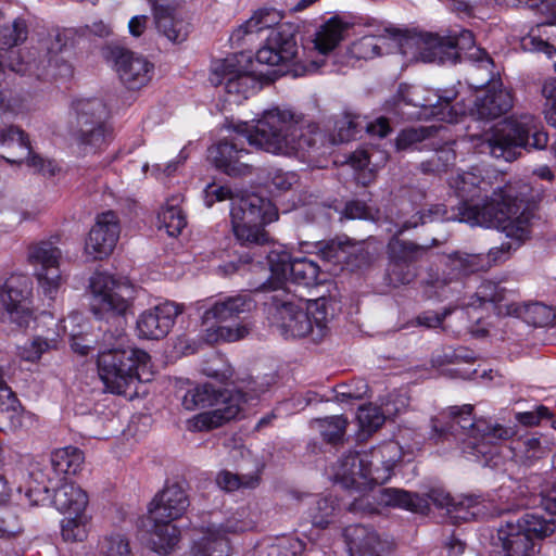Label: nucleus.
<instances>
[{
  "mask_svg": "<svg viewBox=\"0 0 556 556\" xmlns=\"http://www.w3.org/2000/svg\"><path fill=\"white\" fill-rule=\"evenodd\" d=\"M61 250L52 240L33 242L27 248V261L34 267V275L46 296L54 299L61 285Z\"/></svg>",
  "mask_w": 556,
  "mask_h": 556,
  "instance_id": "nucleus-14",
  "label": "nucleus"
},
{
  "mask_svg": "<svg viewBox=\"0 0 556 556\" xmlns=\"http://www.w3.org/2000/svg\"><path fill=\"white\" fill-rule=\"evenodd\" d=\"M480 153H489L506 162L515 161L521 149L543 150L548 135L541 122L531 114L510 116L493 126L489 131L471 136Z\"/></svg>",
  "mask_w": 556,
  "mask_h": 556,
  "instance_id": "nucleus-6",
  "label": "nucleus"
},
{
  "mask_svg": "<svg viewBox=\"0 0 556 556\" xmlns=\"http://www.w3.org/2000/svg\"><path fill=\"white\" fill-rule=\"evenodd\" d=\"M181 313L182 306L170 301L143 311L136 321L138 337L148 340L165 338Z\"/></svg>",
  "mask_w": 556,
  "mask_h": 556,
  "instance_id": "nucleus-18",
  "label": "nucleus"
},
{
  "mask_svg": "<svg viewBox=\"0 0 556 556\" xmlns=\"http://www.w3.org/2000/svg\"><path fill=\"white\" fill-rule=\"evenodd\" d=\"M490 504L478 496H458L454 498L447 515L455 522L471 521L488 518Z\"/></svg>",
  "mask_w": 556,
  "mask_h": 556,
  "instance_id": "nucleus-34",
  "label": "nucleus"
},
{
  "mask_svg": "<svg viewBox=\"0 0 556 556\" xmlns=\"http://www.w3.org/2000/svg\"><path fill=\"white\" fill-rule=\"evenodd\" d=\"M515 527V521L508 520L498 530V539L502 541L505 556H534V540Z\"/></svg>",
  "mask_w": 556,
  "mask_h": 556,
  "instance_id": "nucleus-31",
  "label": "nucleus"
},
{
  "mask_svg": "<svg viewBox=\"0 0 556 556\" xmlns=\"http://www.w3.org/2000/svg\"><path fill=\"white\" fill-rule=\"evenodd\" d=\"M351 24L339 16H332L315 30L312 42L318 53L326 55L332 52L346 37Z\"/></svg>",
  "mask_w": 556,
  "mask_h": 556,
  "instance_id": "nucleus-30",
  "label": "nucleus"
},
{
  "mask_svg": "<svg viewBox=\"0 0 556 556\" xmlns=\"http://www.w3.org/2000/svg\"><path fill=\"white\" fill-rule=\"evenodd\" d=\"M55 508L64 514L84 513L88 504L87 493L73 482H64L53 496Z\"/></svg>",
  "mask_w": 556,
  "mask_h": 556,
  "instance_id": "nucleus-36",
  "label": "nucleus"
},
{
  "mask_svg": "<svg viewBox=\"0 0 556 556\" xmlns=\"http://www.w3.org/2000/svg\"><path fill=\"white\" fill-rule=\"evenodd\" d=\"M237 56H229L214 62L210 81L223 86L225 101L239 104L262 88L261 78L273 80L271 75L282 73L280 68L269 73L258 71L252 64V72H242L237 67ZM255 63L269 67L299 66V46L295 33L290 25H279L270 30L265 45L255 54Z\"/></svg>",
  "mask_w": 556,
  "mask_h": 556,
  "instance_id": "nucleus-2",
  "label": "nucleus"
},
{
  "mask_svg": "<svg viewBox=\"0 0 556 556\" xmlns=\"http://www.w3.org/2000/svg\"><path fill=\"white\" fill-rule=\"evenodd\" d=\"M450 39L456 50V62L462 61L463 58H467L478 62L492 64V60L488 53L475 46V38L470 30L464 29L457 35L455 34L450 36Z\"/></svg>",
  "mask_w": 556,
  "mask_h": 556,
  "instance_id": "nucleus-46",
  "label": "nucleus"
},
{
  "mask_svg": "<svg viewBox=\"0 0 556 556\" xmlns=\"http://www.w3.org/2000/svg\"><path fill=\"white\" fill-rule=\"evenodd\" d=\"M392 446L374 448L370 453L350 452L334 467V480L345 489L366 491L390 478L393 462H383V454Z\"/></svg>",
  "mask_w": 556,
  "mask_h": 556,
  "instance_id": "nucleus-9",
  "label": "nucleus"
},
{
  "mask_svg": "<svg viewBox=\"0 0 556 556\" xmlns=\"http://www.w3.org/2000/svg\"><path fill=\"white\" fill-rule=\"evenodd\" d=\"M55 345L54 338L38 336L18 348V356L27 362H37L45 352L54 349Z\"/></svg>",
  "mask_w": 556,
  "mask_h": 556,
  "instance_id": "nucleus-58",
  "label": "nucleus"
},
{
  "mask_svg": "<svg viewBox=\"0 0 556 556\" xmlns=\"http://www.w3.org/2000/svg\"><path fill=\"white\" fill-rule=\"evenodd\" d=\"M84 453L75 446L55 450L51 454V466L58 473L76 475L84 464Z\"/></svg>",
  "mask_w": 556,
  "mask_h": 556,
  "instance_id": "nucleus-45",
  "label": "nucleus"
},
{
  "mask_svg": "<svg viewBox=\"0 0 556 556\" xmlns=\"http://www.w3.org/2000/svg\"><path fill=\"white\" fill-rule=\"evenodd\" d=\"M337 506L338 504L332 497L315 498L308 507L307 518L314 527L325 529L332 521Z\"/></svg>",
  "mask_w": 556,
  "mask_h": 556,
  "instance_id": "nucleus-50",
  "label": "nucleus"
},
{
  "mask_svg": "<svg viewBox=\"0 0 556 556\" xmlns=\"http://www.w3.org/2000/svg\"><path fill=\"white\" fill-rule=\"evenodd\" d=\"M88 518L84 513L66 516L61 522V533L64 541L81 542L87 538Z\"/></svg>",
  "mask_w": 556,
  "mask_h": 556,
  "instance_id": "nucleus-54",
  "label": "nucleus"
},
{
  "mask_svg": "<svg viewBox=\"0 0 556 556\" xmlns=\"http://www.w3.org/2000/svg\"><path fill=\"white\" fill-rule=\"evenodd\" d=\"M514 293L507 291L500 283L492 281H484L480 285L477 291V296L481 304L492 303L496 305L498 314L506 315V305L515 302L513 298Z\"/></svg>",
  "mask_w": 556,
  "mask_h": 556,
  "instance_id": "nucleus-49",
  "label": "nucleus"
},
{
  "mask_svg": "<svg viewBox=\"0 0 556 556\" xmlns=\"http://www.w3.org/2000/svg\"><path fill=\"white\" fill-rule=\"evenodd\" d=\"M381 40H383L382 37L364 36L351 43L349 54L353 59L365 61L379 56L381 55V46L379 43Z\"/></svg>",
  "mask_w": 556,
  "mask_h": 556,
  "instance_id": "nucleus-55",
  "label": "nucleus"
},
{
  "mask_svg": "<svg viewBox=\"0 0 556 556\" xmlns=\"http://www.w3.org/2000/svg\"><path fill=\"white\" fill-rule=\"evenodd\" d=\"M99 377L106 390L115 394L129 395L138 382L152 378L151 359L147 352L135 348H113L98 355Z\"/></svg>",
  "mask_w": 556,
  "mask_h": 556,
  "instance_id": "nucleus-7",
  "label": "nucleus"
},
{
  "mask_svg": "<svg viewBox=\"0 0 556 556\" xmlns=\"http://www.w3.org/2000/svg\"><path fill=\"white\" fill-rule=\"evenodd\" d=\"M178 204V198L168 200L157 215L160 228L165 229L170 237L178 236L187 224L186 217Z\"/></svg>",
  "mask_w": 556,
  "mask_h": 556,
  "instance_id": "nucleus-47",
  "label": "nucleus"
},
{
  "mask_svg": "<svg viewBox=\"0 0 556 556\" xmlns=\"http://www.w3.org/2000/svg\"><path fill=\"white\" fill-rule=\"evenodd\" d=\"M29 279L23 275L0 277V325L24 332L36 323Z\"/></svg>",
  "mask_w": 556,
  "mask_h": 556,
  "instance_id": "nucleus-10",
  "label": "nucleus"
},
{
  "mask_svg": "<svg viewBox=\"0 0 556 556\" xmlns=\"http://www.w3.org/2000/svg\"><path fill=\"white\" fill-rule=\"evenodd\" d=\"M438 244L437 239H432L430 244H417L393 236L388 243L389 261L416 265L431 248Z\"/></svg>",
  "mask_w": 556,
  "mask_h": 556,
  "instance_id": "nucleus-35",
  "label": "nucleus"
},
{
  "mask_svg": "<svg viewBox=\"0 0 556 556\" xmlns=\"http://www.w3.org/2000/svg\"><path fill=\"white\" fill-rule=\"evenodd\" d=\"M101 556H131L128 539L121 533L104 535L98 544Z\"/></svg>",
  "mask_w": 556,
  "mask_h": 556,
  "instance_id": "nucleus-57",
  "label": "nucleus"
},
{
  "mask_svg": "<svg viewBox=\"0 0 556 556\" xmlns=\"http://www.w3.org/2000/svg\"><path fill=\"white\" fill-rule=\"evenodd\" d=\"M399 413V408H392L391 403H386L382 407L366 405L362 406L357 413V420L363 431L372 432L380 428L386 418Z\"/></svg>",
  "mask_w": 556,
  "mask_h": 556,
  "instance_id": "nucleus-48",
  "label": "nucleus"
},
{
  "mask_svg": "<svg viewBox=\"0 0 556 556\" xmlns=\"http://www.w3.org/2000/svg\"><path fill=\"white\" fill-rule=\"evenodd\" d=\"M243 526L211 527L191 547L190 556H229L230 544L226 533L243 531Z\"/></svg>",
  "mask_w": 556,
  "mask_h": 556,
  "instance_id": "nucleus-27",
  "label": "nucleus"
},
{
  "mask_svg": "<svg viewBox=\"0 0 556 556\" xmlns=\"http://www.w3.org/2000/svg\"><path fill=\"white\" fill-rule=\"evenodd\" d=\"M359 116L351 112H345L334 122V130L337 131V140L345 142L354 138V136L363 129Z\"/></svg>",
  "mask_w": 556,
  "mask_h": 556,
  "instance_id": "nucleus-63",
  "label": "nucleus"
},
{
  "mask_svg": "<svg viewBox=\"0 0 556 556\" xmlns=\"http://www.w3.org/2000/svg\"><path fill=\"white\" fill-rule=\"evenodd\" d=\"M255 307V302L249 294H236L219 298L212 303L202 315L204 324L214 320L226 323L239 318L240 315L250 313Z\"/></svg>",
  "mask_w": 556,
  "mask_h": 556,
  "instance_id": "nucleus-26",
  "label": "nucleus"
},
{
  "mask_svg": "<svg viewBox=\"0 0 556 556\" xmlns=\"http://www.w3.org/2000/svg\"><path fill=\"white\" fill-rule=\"evenodd\" d=\"M438 94V108L432 109V116L447 123L457 121V113L452 106V102L457 97L454 89L435 90Z\"/></svg>",
  "mask_w": 556,
  "mask_h": 556,
  "instance_id": "nucleus-59",
  "label": "nucleus"
},
{
  "mask_svg": "<svg viewBox=\"0 0 556 556\" xmlns=\"http://www.w3.org/2000/svg\"><path fill=\"white\" fill-rule=\"evenodd\" d=\"M90 289L91 307L96 315L108 313L126 316L131 313L135 290L130 285L117 281L111 275L97 273L90 279Z\"/></svg>",
  "mask_w": 556,
  "mask_h": 556,
  "instance_id": "nucleus-13",
  "label": "nucleus"
},
{
  "mask_svg": "<svg viewBox=\"0 0 556 556\" xmlns=\"http://www.w3.org/2000/svg\"><path fill=\"white\" fill-rule=\"evenodd\" d=\"M119 231L118 218L113 211L98 215L86 241V253L94 260L108 256L118 240Z\"/></svg>",
  "mask_w": 556,
  "mask_h": 556,
  "instance_id": "nucleus-20",
  "label": "nucleus"
},
{
  "mask_svg": "<svg viewBox=\"0 0 556 556\" xmlns=\"http://www.w3.org/2000/svg\"><path fill=\"white\" fill-rule=\"evenodd\" d=\"M513 108V96L502 83H493L477 97L472 114L480 119H494L506 114Z\"/></svg>",
  "mask_w": 556,
  "mask_h": 556,
  "instance_id": "nucleus-25",
  "label": "nucleus"
},
{
  "mask_svg": "<svg viewBox=\"0 0 556 556\" xmlns=\"http://www.w3.org/2000/svg\"><path fill=\"white\" fill-rule=\"evenodd\" d=\"M189 506V496L179 484L166 485L150 503L149 519L175 521Z\"/></svg>",
  "mask_w": 556,
  "mask_h": 556,
  "instance_id": "nucleus-21",
  "label": "nucleus"
},
{
  "mask_svg": "<svg viewBox=\"0 0 556 556\" xmlns=\"http://www.w3.org/2000/svg\"><path fill=\"white\" fill-rule=\"evenodd\" d=\"M282 18L275 9H261L251 16L244 24L233 31L231 39L240 40L248 34L258 33L263 29L277 25Z\"/></svg>",
  "mask_w": 556,
  "mask_h": 556,
  "instance_id": "nucleus-44",
  "label": "nucleus"
},
{
  "mask_svg": "<svg viewBox=\"0 0 556 556\" xmlns=\"http://www.w3.org/2000/svg\"><path fill=\"white\" fill-rule=\"evenodd\" d=\"M318 253L329 263H345L351 269L369 266L376 258V248L369 242H336L320 243Z\"/></svg>",
  "mask_w": 556,
  "mask_h": 556,
  "instance_id": "nucleus-19",
  "label": "nucleus"
},
{
  "mask_svg": "<svg viewBox=\"0 0 556 556\" xmlns=\"http://www.w3.org/2000/svg\"><path fill=\"white\" fill-rule=\"evenodd\" d=\"M231 226L237 241L247 248L264 251L270 249V238L265 225L277 219L275 205L255 193L232 199Z\"/></svg>",
  "mask_w": 556,
  "mask_h": 556,
  "instance_id": "nucleus-8",
  "label": "nucleus"
},
{
  "mask_svg": "<svg viewBox=\"0 0 556 556\" xmlns=\"http://www.w3.org/2000/svg\"><path fill=\"white\" fill-rule=\"evenodd\" d=\"M270 278L254 287L256 291H282L290 278L293 282L304 286L317 285L320 271L319 265L307 258H291L290 253L280 244H273L268 251H264Z\"/></svg>",
  "mask_w": 556,
  "mask_h": 556,
  "instance_id": "nucleus-11",
  "label": "nucleus"
},
{
  "mask_svg": "<svg viewBox=\"0 0 556 556\" xmlns=\"http://www.w3.org/2000/svg\"><path fill=\"white\" fill-rule=\"evenodd\" d=\"M482 254L454 252L445 256L443 269L429 268L424 285L429 296L448 299L460 287V277L483 268Z\"/></svg>",
  "mask_w": 556,
  "mask_h": 556,
  "instance_id": "nucleus-12",
  "label": "nucleus"
},
{
  "mask_svg": "<svg viewBox=\"0 0 556 556\" xmlns=\"http://www.w3.org/2000/svg\"><path fill=\"white\" fill-rule=\"evenodd\" d=\"M266 302L271 326L286 339L309 336L320 341L327 333L328 323L341 311L337 287L330 283L328 294L304 302L286 290L273 291Z\"/></svg>",
  "mask_w": 556,
  "mask_h": 556,
  "instance_id": "nucleus-3",
  "label": "nucleus"
},
{
  "mask_svg": "<svg viewBox=\"0 0 556 556\" xmlns=\"http://www.w3.org/2000/svg\"><path fill=\"white\" fill-rule=\"evenodd\" d=\"M251 331L249 324H238L236 326H216L208 328L205 334V341L216 343L219 341L235 342L244 339Z\"/></svg>",
  "mask_w": 556,
  "mask_h": 556,
  "instance_id": "nucleus-53",
  "label": "nucleus"
},
{
  "mask_svg": "<svg viewBox=\"0 0 556 556\" xmlns=\"http://www.w3.org/2000/svg\"><path fill=\"white\" fill-rule=\"evenodd\" d=\"M152 3L157 29L170 41L182 42L189 34V24L178 18L168 0H149Z\"/></svg>",
  "mask_w": 556,
  "mask_h": 556,
  "instance_id": "nucleus-29",
  "label": "nucleus"
},
{
  "mask_svg": "<svg viewBox=\"0 0 556 556\" xmlns=\"http://www.w3.org/2000/svg\"><path fill=\"white\" fill-rule=\"evenodd\" d=\"M0 146L8 150L9 155H2L7 163L21 165L25 162L28 167L43 176L55 175L58 166L54 161L35 153L27 134L17 126L0 127Z\"/></svg>",
  "mask_w": 556,
  "mask_h": 556,
  "instance_id": "nucleus-15",
  "label": "nucleus"
},
{
  "mask_svg": "<svg viewBox=\"0 0 556 556\" xmlns=\"http://www.w3.org/2000/svg\"><path fill=\"white\" fill-rule=\"evenodd\" d=\"M450 186L462 199L452 220L471 226L496 228L508 237L525 239L534 215V201L527 185H505L488 195L489 182L472 172L459 173L450 179Z\"/></svg>",
  "mask_w": 556,
  "mask_h": 556,
  "instance_id": "nucleus-1",
  "label": "nucleus"
},
{
  "mask_svg": "<svg viewBox=\"0 0 556 556\" xmlns=\"http://www.w3.org/2000/svg\"><path fill=\"white\" fill-rule=\"evenodd\" d=\"M506 315L516 316L528 325L546 327L553 324L555 314L553 309L542 303L511 302L506 305Z\"/></svg>",
  "mask_w": 556,
  "mask_h": 556,
  "instance_id": "nucleus-33",
  "label": "nucleus"
},
{
  "mask_svg": "<svg viewBox=\"0 0 556 556\" xmlns=\"http://www.w3.org/2000/svg\"><path fill=\"white\" fill-rule=\"evenodd\" d=\"M455 160L456 152L453 143H445L441 148L435 149L429 159L420 163V169L425 174H440L453 166Z\"/></svg>",
  "mask_w": 556,
  "mask_h": 556,
  "instance_id": "nucleus-51",
  "label": "nucleus"
},
{
  "mask_svg": "<svg viewBox=\"0 0 556 556\" xmlns=\"http://www.w3.org/2000/svg\"><path fill=\"white\" fill-rule=\"evenodd\" d=\"M378 493V502L381 505L421 514L428 510V501L416 493L395 488H383L380 489Z\"/></svg>",
  "mask_w": 556,
  "mask_h": 556,
  "instance_id": "nucleus-37",
  "label": "nucleus"
},
{
  "mask_svg": "<svg viewBox=\"0 0 556 556\" xmlns=\"http://www.w3.org/2000/svg\"><path fill=\"white\" fill-rule=\"evenodd\" d=\"M238 135L255 148L273 154L295 155L317 147L323 138L319 127L289 109L266 110L254 126H236Z\"/></svg>",
  "mask_w": 556,
  "mask_h": 556,
  "instance_id": "nucleus-4",
  "label": "nucleus"
},
{
  "mask_svg": "<svg viewBox=\"0 0 556 556\" xmlns=\"http://www.w3.org/2000/svg\"><path fill=\"white\" fill-rule=\"evenodd\" d=\"M397 96L405 104L424 109L426 115L432 116V109L438 108L437 91L424 86L401 85Z\"/></svg>",
  "mask_w": 556,
  "mask_h": 556,
  "instance_id": "nucleus-41",
  "label": "nucleus"
},
{
  "mask_svg": "<svg viewBox=\"0 0 556 556\" xmlns=\"http://www.w3.org/2000/svg\"><path fill=\"white\" fill-rule=\"evenodd\" d=\"M77 116V127L94 125L109 121L110 110L99 98L80 99L74 103Z\"/></svg>",
  "mask_w": 556,
  "mask_h": 556,
  "instance_id": "nucleus-42",
  "label": "nucleus"
},
{
  "mask_svg": "<svg viewBox=\"0 0 556 556\" xmlns=\"http://www.w3.org/2000/svg\"><path fill=\"white\" fill-rule=\"evenodd\" d=\"M342 535L350 556H382L386 543L372 527L350 525L343 529Z\"/></svg>",
  "mask_w": 556,
  "mask_h": 556,
  "instance_id": "nucleus-23",
  "label": "nucleus"
},
{
  "mask_svg": "<svg viewBox=\"0 0 556 556\" xmlns=\"http://www.w3.org/2000/svg\"><path fill=\"white\" fill-rule=\"evenodd\" d=\"M217 485L227 492L240 489H254L260 484L257 473L237 475L228 470L220 471L216 477Z\"/></svg>",
  "mask_w": 556,
  "mask_h": 556,
  "instance_id": "nucleus-52",
  "label": "nucleus"
},
{
  "mask_svg": "<svg viewBox=\"0 0 556 556\" xmlns=\"http://www.w3.org/2000/svg\"><path fill=\"white\" fill-rule=\"evenodd\" d=\"M247 388V391L240 389L222 391L212 383L198 384L186 392L182 405L188 410L220 407L224 406L223 402H228L229 396H244L249 401L267 390V386H257L255 381H250Z\"/></svg>",
  "mask_w": 556,
  "mask_h": 556,
  "instance_id": "nucleus-16",
  "label": "nucleus"
},
{
  "mask_svg": "<svg viewBox=\"0 0 556 556\" xmlns=\"http://www.w3.org/2000/svg\"><path fill=\"white\" fill-rule=\"evenodd\" d=\"M27 25L24 20L16 18L11 25H0V50L20 45L27 38Z\"/></svg>",
  "mask_w": 556,
  "mask_h": 556,
  "instance_id": "nucleus-56",
  "label": "nucleus"
},
{
  "mask_svg": "<svg viewBox=\"0 0 556 556\" xmlns=\"http://www.w3.org/2000/svg\"><path fill=\"white\" fill-rule=\"evenodd\" d=\"M419 59L428 63H456V50L451 43L450 36L421 34L417 39Z\"/></svg>",
  "mask_w": 556,
  "mask_h": 556,
  "instance_id": "nucleus-28",
  "label": "nucleus"
},
{
  "mask_svg": "<svg viewBox=\"0 0 556 556\" xmlns=\"http://www.w3.org/2000/svg\"><path fill=\"white\" fill-rule=\"evenodd\" d=\"M455 216L448 215L444 205H432L427 210H420L413 214L410 217L399 216L395 222V231L393 236H401L405 231L414 229L419 225L433 223L439 220H452Z\"/></svg>",
  "mask_w": 556,
  "mask_h": 556,
  "instance_id": "nucleus-40",
  "label": "nucleus"
},
{
  "mask_svg": "<svg viewBox=\"0 0 556 556\" xmlns=\"http://www.w3.org/2000/svg\"><path fill=\"white\" fill-rule=\"evenodd\" d=\"M152 523L150 530V544L154 552L166 555L170 553L180 540V531L174 521L149 519Z\"/></svg>",
  "mask_w": 556,
  "mask_h": 556,
  "instance_id": "nucleus-39",
  "label": "nucleus"
},
{
  "mask_svg": "<svg viewBox=\"0 0 556 556\" xmlns=\"http://www.w3.org/2000/svg\"><path fill=\"white\" fill-rule=\"evenodd\" d=\"M304 551V543L298 538L277 539L265 549L266 556H299Z\"/></svg>",
  "mask_w": 556,
  "mask_h": 556,
  "instance_id": "nucleus-62",
  "label": "nucleus"
},
{
  "mask_svg": "<svg viewBox=\"0 0 556 556\" xmlns=\"http://www.w3.org/2000/svg\"><path fill=\"white\" fill-rule=\"evenodd\" d=\"M417 275L418 269L416 265L389 261L388 278L393 287L409 285L416 279Z\"/></svg>",
  "mask_w": 556,
  "mask_h": 556,
  "instance_id": "nucleus-60",
  "label": "nucleus"
},
{
  "mask_svg": "<svg viewBox=\"0 0 556 556\" xmlns=\"http://www.w3.org/2000/svg\"><path fill=\"white\" fill-rule=\"evenodd\" d=\"M473 406H451L431 419L432 431L439 439L452 435L466 455L479 458L491 454L501 441L514 435L513 428L472 417Z\"/></svg>",
  "mask_w": 556,
  "mask_h": 556,
  "instance_id": "nucleus-5",
  "label": "nucleus"
},
{
  "mask_svg": "<svg viewBox=\"0 0 556 556\" xmlns=\"http://www.w3.org/2000/svg\"><path fill=\"white\" fill-rule=\"evenodd\" d=\"M515 529H520L533 540H542L555 532V522L539 513H526L515 522Z\"/></svg>",
  "mask_w": 556,
  "mask_h": 556,
  "instance_id": "nucleus-43",
  "label": "nucleus"
},
{
  "mask_svg": "<svg viewBox=\"0 0 556 556\" xmlns=\"http://www.w3.org/2000/svg\"><path fill=\"white\" fill-rule=\"evenodd\" d=\"M112 55L118 76L128 89H139L149 83L153 65L144 58L122 48H114Z\"/></svg>",
  "mask_w": 556,
  "mask_h": 556,
  "instance_id": "nucleus-22",
  "label": "nucleus"
},
{
  "mask_svg": "<svg viewBox=\"0 0 556 556\" xmlns=\"http://www.w3.org/2000/svg\"><path fill=\"white\" fill-rule=\"evenodd\" d=\"M240 137L225 138L208 149V157L215 167L228 176L240 177L252 174L250 152Z\"/></svg>",
  "mask_w": 556,
  "mask_h": 556,
  "instance_id": "nucleus-17",
  "label": "nucleus"
},
{
  "mask_svg": "<svg viewBox=\"0 0 556 556\" xmlns=\"http://www.w3.org/2000/svg\"><path fill=\"white\" fill-rule=\"evenodd\" d=\"M248 402L244 396H229L224 406L214 407L211 410L198 414L188 419L187 428L190 431H210L220 427L225 422L235 419Z\"/></svg>",
  "mask_w": 556,
  "mask_h": 556,
  "instance_id": "nucleus-24",
  "label": "nucleus"
},
{
  "mask_svg": "<svg viewBox=\"0 0 556 556\" xmlns=\"http://www.w3.org/2000/svg\"><path fill=\"white\" fill-rule=\"evenodd\" d=\"M510 448L514 459L525 466H532L548 452L546 442H542V438L534 434H526L514 440Z\"/></svg>",
  "mask_w": 556,
  "mask_h": 556,
  "instance_id": "nucleus-38",
  "label": "nucleus"
},
{
  "mask_svg": "<svg viewBox=\"0 0 556 556\" xmlns=\"http://www.w3.org/2000/svg\"><path fill=\"white\" fill-rule=\"evenodd\" d=\"M22 531V523L15 511L0 506V538H11Z\"/></svg>",
  "mask_w": 556,
  "mask_h": 556,
  "instance_id": "nucleus-64",
  "label": "nucleus"
},
{
  "mask_svg": "<svg viewBox=\"0 0 556 556\" xmlns=\"http://www.w3.org/2000/svg\"><path fill=\"white\" fill-rule=\"evenodd\" d=\"M348 420L342 416H331L318 420L323 438L332 444L340 442L345 433Z\"/></svg>",
  "mask_w": 556,
  "mask_h": 556,
  "instance_id": "nucleus-61",
  "label": "nucleus"
},
{
  "mask_svg": "<svg viewBox=\"0 0 556 556\" xmlns=\"http://www.w3.org/2000/svg\"><path fill=\"white\" fill-rule=\"evenodd\" d=\"M76 139L84 153H97L104 150L111 142L112 128L108 121L94 125L78 126Z\"/></svg>",
  "mask_w": 556,
  "mask_h": 556,
  "instance_id": "nucleus-32",
  "label": "nucleus"
}]
</instances>
